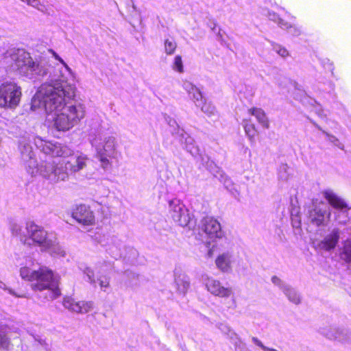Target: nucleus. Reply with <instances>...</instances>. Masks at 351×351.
Masks as SVG:
<instances>
[{
    "label": "nucleus",
    "mask_w": 351,
    "mask_h": 351,
    "mask_svg": "<svg viewBox=\"0 0 351 351\" xmlns=\"http://www.w3.org/2000/svg\"><path fill=\"white\" fill-rule=\"evenodd\" d=\"M243 128L245 132L250 138H252L256 134V130L255 125L250 121H243Z\"/></svg>",
    "instance_id": "obj_39"
},
{
    "label": "nucleus",
    "mask_w": 351,
    "mask_h": 351,
    "mask_svg": "<svg viewBox=\"0 0 351 351\" xmlns=\"http://www.w3.org/2000/svg\"><path fill=\"white\" fill-rule=\"evenodd\" d=\"M230 256L228 254H223L219 256L215 263L217 267L223 272L228 271L230 269Z\"/></svg>",
    "instance_id": "obj_25"
},
{
    "label": "nucleus",
    "mask_w": 351,
    "mask_h": 351,
    "mask_svg": "<svg viewBox=\"0 0 351 351\" xmlns=\"http://www.w3.org/2000/svg\"><path fill=\"white\" fill-rule=\"evenodd\" d=\"M340 255L341 258L351 266V241L345 243Z\"/></svg>",
    "instance_id": "obj_30"
},
{
    "label": "nucleus",
    "mask_w": 351,
    "mask_h": 351,
    "mask_svg": "<svg viewBox=\"0 0 351 351\" xmlns=\"http://www.w3.org/2000/svg\"><path fill=\"white\" fill-rule=\"evenodd\" d=\"M250 113L254 116L258 123L265 128H269V123L265 111L261 108H252L249 110Z\"/></svg>",
    "instance_id": "obj_24"
},
{
    "label": "nucleus",
    "mask_w": 351,
    "mask_h": 351,
    "mask_svg": "<svg viewBox=\"0 0 351 351\" xmlns=\"http://www.w3.org/2000/svg\"><path fill=\"white\" fill-rule=\"evenodd\" d=\"M272 49L281 57L285 58L289 56V51L287 49L278 44L273 43Z\"/></svg>",
    "instance_id": "obj_41"
},
{
    "label": "nucleus",
    "mask_w": 351,
    "mask_h": 351,
    "mask_svg": "<svg viewBox=\"0 0 351 351\" xmlns=\"http://www.w3.org/2000/svg\"><path fill=\"white\" fill-rule=\"evenodd\" d=\"M106 251L115 259L121 258L123 256V242L117 237H112Z\"/></svg>",
    "instance_id": "obj_21"
},
{
    "label": "nucleus",
    "mask_w": 351,
    "mask_h": 351,
    "mask_svg": "<svg viewBox=\"0 0 351 351\" xmlns=\"http://www.w3.org/2000/svg\"><path fill=\"white\" fill-rule=\"evenodd\" d=\"M220 31H221V29H219L218 32H217V33L216 34L217 35V39L218 41L222 43L223 41V36H222Z\"/></svg>",
    "instance_id": "obj_57"
},
{
    "label": "nucleus",
    "mask_w": 351,
    "mask_h": 351,
    "mask_svg": "<svg viewBox=\"0 0 351 351\" xmlns=\"http://www.w3.org/2000/svg\"><path fill=\"white\" fill-rule=\"evenodd\" d=\"M80 269L82 271L83 274L86 276L87 279L86 280L93 287H96V280L95 278V273L94 271L89 267L84 266V267H80Z\"/></svg>",
    "instance_id": "obj_35"
},
{
    "label": "nucleus",
    "mask_w": 351,
    "mask_h": 351,
    "mask_svg": "<svg viewBox=\"0 0 351 351\" xmlns=\"http://www.w3.org/2000/svg\"><path fill=\"white\" fill-rule=\"evenodd\" d=\"M165 51L167 55H173L177 47V43L173 38H167L165 40Z\"/></svg>",
    "instance_id": "obj_37"
},
{
    "label": "nucleus",
    "mask_w": 351,
    "mask_h": 351,
    "mask_svg": "<svg viewBox=\"0 0 351 351\" xmlns=\"http://www.w3.org/2000/svg\"><path fill=\"white\" fill-rule=\"evenodd\" d=\"M191 99L194 101V103L197 107H199L202 104L203 101L206 99L199 90V88H196V90H194L191 93V95H189Z\"/></svg>",
    "instance_id": "obj_38"
},
{
    "label": "nucleus",
    "mask_w": 351,
    "mask_h": 351,
    "mask_svg": "<svg viewBox=\"0 0 351 351\" xmlns=\"http://www.w3.org/2000/svg\"><path fill=\"white\" fill-rule=\"evenodd\" d=\"M20 275L22 278L31 282V287L34 291H47L45 298L47 300L56 299L60 295L58 288V280L52 271L46 267L34 270L27 267H21Z\"/></svg>",
    "instance_id": "obj_3"
},
{
    "label": "nucleus",
    "mask_w": 351,
    "mask_h": 351,
    "mask_svg": "<svg viewBox=\"0 0 351 351\" xmlns=\"http://www.w3.org/2000/svg\"><path fill=\"white\" fill-rule=\"evenodd\" d=\"M0 289H2L5 291H8L10 294L14 295L15 297H18V298L23 297V295H17L12 289L8 288L7 287V285L1 280H0Z\"/></svg>",
    "instance_id": "obj_48"
},
{
    "label": "nucleus",
    "mask_w": 351,
    "mask_h": 351,
    "mask_svg": "<svg viewBox=\"0 0 351 351\" xmlns=\"http://www.w3.org/2000/svg\"><path fill=\"white\" fill-rule=\"evenodd\" d=\"M203 281L208 291L215 296L221 298H228L232 290L230 287H225L221 285L220 281L207 276H203Z\"/></svg>",
    "instance_id": "obj_14"
},
{
    "label": "nucleus",
    "mask_w": 351,
    "mask_h": 351,
    "mask_svg": "<svg viewBox=\"0 0 351 351\" xmlns=\"http://www.w3.org/2000/svg\"><path fill=\"white\" fill-rule=\"evenodd\" d=\"M166 122L171 128L170 132L171 135L176 139L181 135L182 133H184L185 131L183 128H181L178 124L177 121L167 116L165 117Z\"/></svg>",
    "instance_id": "obj_26"
},
{
    "label": "nucleus",
    "mask_w": 351,
    "mask_h": 351,
    "mask_svg": "<svg viewBox=\"0 0 351 351\" xmlns=\"http://www.w3.org/2000/svg\"><path fill=\"white\" fill-rule=\"evenodd\" d=\"M172 68L174 71L178 73L184 72V66L182 63V57L180 56H176L175 57Z\"/></svg>",
    "instance_id": "obj_40"
},
{
    "label": "nucleus",
    "mask_w": 351,
    "mask_h": 351,
    "mask_svg": "<svg viewBox=\"0 0 351 351\" xmlns=\"http://www.w3.org/2000/svg\"><path fill=\"white\" fill-rule=\"evenodd\" d=\"M34 143L36 148L43 154L62 158L58 162L53 160L42 167L41 171L44 178L51 183L65 181L69 173L77 172L86 165L87 157L82 154H74L73 151L66 145L47 141L40 137L36 138Z\"/></svg>",
    "instance_id": "obj_2"
},
{
    "label": "nucleus",
    "mask_w": 351,
    "mask_h": 351,
    "mask_svg": "<svg viewBox=\"0 0 351 351\" xmlns=\"http://www.w3.org/2000/svg\"><path fill=\"white\" fill-rule=\"evenodd\" d=\"M92 145L96 152V158L100 161L104 169H108L112 166V159H117L120 152L117 150L118 143L113 136H96L92 141Z\"/></svg>",
    "instance_id": "obj_5"
},
{
    "label": "nucleus",
    "mask_w": 351,
    "mask_h": 351,
    "mask_svg": "<svg viewBox=\"0 0 351 351\" xmlns=\"http://www.w3.org/2000/svg\"><path fill=\"white\" fill-rule=\"evenodd\" d=\"M199 107H201V110L208 117L217 115L216 108L211 103H207L206 99L203 101V104Z\"/></svg>",
    "instance_id": "obj_32"
},
{
    "label": "nucleus",
    "mask_w": 351,
    "mask_h": 351,
    "mask_svg": "<svg viewBox=\"0 0 351 351\" xmlns=\"http://www.w3.org/2000/svg\"><path fill=\"white\" fill-rule=\"evenodd\" d=\"M10 343V339L7 336V327L0 326V348L8 349Z\"/></svg>",
    "instance_id": "obj_33"
},
{
    "label": "nucleus",
    "mask_w": 351,
    "mask_h": 351,
    "mask_svg": "<svg viewBox=\"0 0 351 351\" xmlns=\"http://www.w3.org/2000/svg\"><path fill=\"white\" fill-rule=\"evenodd\" d=\"M22 1L26 2L28 5H30L34 8H38L40 5L39 0H21Z\"/></svg>",
    "instance_id": "obj_55"
},
{
    "label": "nucleus",
    "mask_w": 351,
    "mask_h": 351,
    "mask_svg": "<svg viewBox=\"0 0 351 351\" xmlns=\"http://www.w3.org/2000/svg\"><path fill=\"white\" fill-rule=\"evenodd\" d=\"M63 306L73 312L82 311L80 307V302H75V300L71 297H65L63 300Z\"/></svg>",
    "instance_id": "obj_28"
},
{
    "label": "nucleus",
    "mask_w": 351,
    "mask_h": 351,
    "mask_svg": "<svg viewBox=\"0 0 351 351\" xmlns=\"http://www.w3.org/2000/svg\"><path fill=\"white\" fill-rule=\"evenodd\" d=\"M199 228L208 237L210 241L208 242L217 241L224 237V232L221 230L219 222L213 217L206 216L201 220Z\"/></svg>",
    "instance_id": "obj_11"
},
{
    "label": "nucleus",
    "mask_w": 351,
    "mask_h": 351,
    "mask_svg": "<svg viewBox=\"0 0 351 351\" xmlns=\"http://www.w3.org/2000/svg\"><path fill=\"white\" fill-rule=\"evenodd\" d=\"M266 15L270 21L276 23L280 28H285V27H287V22L281 19L276 12L271 10H267Z\"/></svg>",
    "instance_id": "obj_31"
},
{
    "label": "nucleus",
    "mask_w": 351,
    "mask_h": 351,
    "mask_svg": "<svg viewBox=\"0 0 351 351\" xmlns=\"http://www.w3.org/2000/svg\"><path fill=\"white\" fill-rule=\"evenodd\" d=\"M234 346L235 351H245V344L241 341V338L232 343Z\"/></svg>",
    "instance_id": "obj_47"
},
{
    "label": "nucleus",
    "mask_w": 351,
    "mask_h": 351,
    "mask_svg": "<svg viewBox=\"0 0 351 351\" xmlns=\"http://www.w3.org/2000/svg\"><path fill=\"white\" fill-rule=\"evenodd\" d=\"M283 29H287V32L293 36H298L301 34V29L293 25H290L287 22V27H285L282 28Z\"/></svg>",
    "instance_id": "obj_42"
},
{
    "label": "nucleus",
    "mask_w": 351,
    "mask_h": 351,
    "mask_svg": "<svg viewBox=\"0 0 351 351\" xmlns=\"http://www.w3.org/2000/svg\"><path fill=\"white\" fill-rule=\"evenodd\" d=\"M52 161H53V160L45 161L41 162V164L38 165L35 158V155L31 156V158L27 159V160H23V162H24L25 167L29 174H30L32 176H35L39 173L40 175H41L43 178L44 175L42 173L41 171L43 165Z\"/></svg>",
    "instance_id": "obj_20"
},
{
    "label": "nucleus",
    "mask_w": 351,
    "mask_h": 351,
    "mask_svg": "<svg viewBox=\"0 0 351 351\" xmlns=\"http://www.w3.org/2000/svg\"><path fill=\"white\" fill-rule=\"evenodd\" d=\"M27 237L24 244H36L42 250L47 251L53 256H64L65 252L60 245L55 234L47 232L45 229L34 221H27L25 226Z\"/></svg>",
    "instance_id": "obj_4"
},
{
    "label": "nucleus",
    "mask_w": 351,
    "mask_h": 351,
    "mask_svg": "<svg viewBox=\"0 0 351 351\" xmlns=\"http://www.w3.org/2000/svg\"><path fill=\"white\" fill-rule=\"evenodd\" d=\"M226 335H228V337L230 339L232 343H233V341H235L240 339L239 335L232 329H231L230 331H229V332H228V334Z\"/></svg>",
    "instance_id": "obj_51"
},
{
    "label": "nucleus",
    "mask_w": 351,
    "mask_h": 351,
    "mask_svg": "<svg viewBox=\"0 0 351 351\" xmlns=\"http://www.w3.org/2000/svg\"><path fill=\"white\" fill-rule=\"evenodd\" d=\"M97 280L99 282L101 289L103 291H106V289L110 287V278L106 276H100Z\"/></svg>",
    "instance_id": "obj_43"
},
{
    "label": "nucleus",
    "mask_w": 351,
    "mask_h": 351,
    "mask_svg": "<svg viewBox=\"0 0 351 351\" xmlns=\"http://www.w3.org/2000/svg\"><path fill=\"white\" fill-rule=\"evenodd\" d=\"M114 263L110 262V261H103L102 263H101V265L99 266L101 269H102L103 267H106L105 271H110L112 270L113 267Z\"/></svg>",
    "instance_id": "obj_50"
},
{
    "label": "nucleus",
    "mask_w": 351,
    "mask_h": 351,
    "mask_svg": "<svg viewBox=\"0 0 351 351\" xmlns=\"http://www.w3.org/2000/svg\"><path fill=\"white\" fill-rule=\"evenodd\" d=\"M339 240V229H333L330 233L324 237L322 240L313 241V246L316 250L322 252H330L334 250Z\"/></svg>",
    "instance_id": "obj_13"
},
{
    "label": "nucleus",
    "mask_w": 351,
    "mask_h": 351,
    "mask_svg": "<svg viewBox=\"0 0 351 351\" xmlns=\"http://www.w3.org/2000/svg\"><path fill=\"white\" fill-rule=\"evenodd\" d=\"M53 54L56 58V60H58L64 67L66 70H69V67L68 66V65L64 62V61L58 55L56 54L54 51H53Z\"/></svg>",
    "instance_id": "obj_56"
},
{
    "label": "nucleus",
    "mask_w": 351,
    "mask_h": 351,
    "mask_svg": "<svg viewBox=\"0 0 351 351\" xmlns=\"http://www.w3.org/2000/svg\"><path fill=\"white\" fill-rule=\"evenodd\" d=\"M316 113L320 117H324L325 115L324 114L323 110L322 109L317 110Z\"/></svg>",
    "instance_id": "obj_59"
},
{
    "label": "nucleus",
    "mask_w": 351,
    "mask_h": 351,
    "mask_svg": "<svg viewBox=\"0 0 351 351\" xmlns=\"http://www.w3.org/2000/svg\"><path fill=\"white\" fill-rule=\"evenodd\" d=\"M169 212L173 220L182 227L193 230L197 225L193 213L179 199L175 198L169 202Z\"/></svg>",
    "instance_id": "obj_7"
},
{
    "label": "nucleus",
    "mask_w": 351,
    "mask_h": 351,
    "mask_svg": "<svg viewBox=\"0 0 351 351\" xmlns=\"http://www.w3.org/2000/svg\"><path fill=\"white\" fill-rule=\"evenodd\" d=\"M176 139L180 142L182 147L189 153L193 158H197L199 155L200 149L196 145L194 138L187 132H184Z\"/></svg>",
    "instance_id": "obj_15"
},
{
    "label": "nucleus",
    "mask_w": 351,
    "mask_h": 351,
    "mask_svg": "<svg viewBox=\"0 0 351 351\" xmlns=\"http://www.w3.org/2000/svg\"><path fill=\"white\" fill-rule=\"evenodd\" d=\"M291 223L293 228H300L301 226V220L299 216H295L291 217Z\"/></svg>",
    "instance_id": "obj_49"
},
{
    "label": "nucleus",
    "mask_w": 351,
    "mask_h": 351,
    "mask_svg": "<svg viewBox=\"0 0 351 351\" xmlns=\"http://www.w3.org/2000/svg\"><path fill=\"white\" fill-rule=\"evenodd\" d=\"M291 169L287 164H281L278 168V178L282 181L289 180L291 175Z\"/></svg>",
    "instance_id": "obj_34"
},
{
    "label": "nucleus",
    "mask_w": 351,
    "mask_h": 351,
    "mask_svg": "<svg viewBox=\"0 0 351 351\" xmlns=\"http://www.w3.org/2000/svg\"><path fill=\"white\" fill-rule=\"evenodd\" d=\"M271 281L285 294L289 302L297 305L301 303L302 297L295 288L293 287L277 276H273L271 278Z\"/></svg>",
    "instance_id": "obj_12"
},
{
    "label": "nucleus",
    "mask_w": 351,
    "mask_h": 351,
    "mask_svg": "<svg viewBox=\"0 0 351 351\" xmlns=\"http://www.w3.org/2000/svg\"><path fill=\"white\" fill-rule=\"evenodd\" d=\"M122 280L127 287L134 288L140 285L139 275L130 269L123 272Z\"/></svg>",
    "instance_id": "obj_22"
},
{
    "label": "nucleus",
    "mask_w": 351,
    "mask_h": 351,
    "mask_svg": "<svg viewBox=\"0 0 351 351\" xmlns=\"http://www.w3.org/2000/svg\"><path fill=\"white\" fill-rule=\"evenodd\" d=\"M263 351H278V350L276 349H274V348L266 347V348H265V350Z\"/></svg>",
    "instance_id": "obj_60"
},
{
    "label": "nucleus",
    "mask_w": 351,
    "mask_h": 351,
    "mask_svg": "<svg viewBox=\"0 0 351 351\" xmlns=\"http://www.w3.org/2000/svg\"><path fill=\"white\" fill-rule=\"evenodd\" d=\"M174 281L177 285V290L180 294L185 295L190 287L189 277L181 271H174Z\"/></svg>",
    "instance_id": "obj_19"
},
{
    "label": "nucleus",
    "mask_w": 351,
    "mask_h": 351,
    "mask_svg": "<svg viewBox=\"0 0 351 351\" xmlns=\"http://www.w3.org/2000/svg\"><path fill=\"white\" fill-rule=\"evenodd\" d=\"M330 204L322 201L313 200L307 210V221L316 226H325L330 217Z\"/></svg>",
    "instance_id": "obj_8"
},
{
    "label": "nucleus",
    "mask_w": 351,
    "mask_h": 351,
    "mask_svg": "<svg viewBox=\"0 0 351 351\" xmlns=\"http://www.w3.org/2000/svg\"><path fill=\"white\" fill-rule=\"evenodd\" d=\"M252 341L255 345L260 347L263 350H264L265 348L267 347L264 346L263 343L257 337H253L252 338Z\"/></svg>",
    "instance_id": "obj_53"
},
{
    "label": "nucleus",
    "mask_w": 351,
    "mask_h": 351,
    "mask_svg": "<svg viewBox=\"0 0 351 351\" xmlns=\"http://www.w3.org/2000/svg\"><path fill=\"white\" fill-rule=\"evenodd\" d=\"M194 158L199 161L202 165L212 174H214L219 169V167L213 161L210 160L209 156L204 154L201 150L199 151V155H198L197 158Z\"/></svg>",
    "instance_id": "obj_23"
},
{
    "label": "nucleus",
    "mask_w": 351,
    "mask_h": 351,
    "mask_svg": "<svg viewBox=\"0 0 351 351\" xmlns=\"http://www.w3.org/2000/svg\"><path fill=\"white\" fill-rule=\"evenodd\" d=\"M219 329L222 332H223L224 334H228V332H229V331H230V330L232 329L230 326L226 325V324H221L219 326Z\"/></svg>",
    "instance_id": "obj_54"
},
{
    "label": "nucleus",
    "mask_w": 351,
    "mask_h": 351,
    "mask_svg": "<svg viewBox=\"0 0 351 351\" xmlns=\"http://www.w3.org/2000/svg\"><path fill=\"white\" fill-rule=\"evenodd\" d=\"M324 197L330 206L337 210L335 213V220L339 223H346L348 221V211L350 208L347 203L330 191H325Z\"/></svg>",
    "instance_id": "obj_9"
},
{
    "label": "nucleus",
    "mask_w": 351,
    "mask_h": 351,
    "mask_svg": "<svg viewBox=\"0 0 351 351\" xmlns=\"http://www.w3.org/2000/svg\"><path fill=\"white\" fill-rule=\"evenodd\" d=\"M80 307H81L82 311H79L78 313H87L93 308V302H80Z\"/></svg>",
    "instance_id": "obj_46"
},
{
    "label": "nucleus",
    "mask_w": 351,
    "mask_h": 351,
    "mask_svg": "<svg viewBox=\"0 0 351 351\" xmlns=\"http://www.w3.org/2000/svg\"><path fill=\"white\" fill-rule=\"evenodd\" d=\"M138 256V251L130 246H125L123 249V257L124 258H128L129 261H133L136 259Z\"/></svg>",
    "instance_id": "obj_36"
},
{
    "label": "nucleus",
    "mask_w": 351,
    "mask_h": 351,
    "mask_svg": "<svg viewBox=\"0 0 351 351\" xmlns=\"http://www.w3.org/2000/svg\"><path fill=\"white\" fill-rule=\"evenodd\" d=\"M12 66L19 73L29 80H47L31 102L33 111L44 108L51 116L58 131H67L76 125L85 114L84 106L75 99V87L67 82L59 65L54 66L50 60L42 57L34 60L23 49H14L10 54Z\"/></svg>",
    "instance_id": "obj_1"
},
{
    "label": "nucleus",
    "mask_w": 351,
    "mask_h": 351,
    "mask_svg": "<svg viewBox=\"0 0 351 351\" xmlns=\"http://www.w3.org/2000/svg\"><path fill=\"white\" fill-rule=\"evenodd\" d=\"M182 86L183 88L189 93V95H191V93L196 90V88H197L196 86H195L189 81H184L183 82Z\"/></svg>",
    "instance_id": "obj_45"
},
{
    "label": "nucleus",
    "mask_w": 351,
    "mask_h": 351,
    "mask_svg": "<svg viewBox=\"0 0 351 351\" xmlns=\"http://www.w3.org/2000/svg\"><path fill=\"white\" fill-rule=\"evenodd\" d=\"M309 120H310L311 123L316 128H317L319 130H320L323 134H324L326 136L328 141H329L330 142L333 143L335 146L338 147L339 148L343 149V145L339 142V139L336 136H335L332 134H330L325 130H322V128L313 120H312V119H309Z\"/></svg>",
    "instance_id": "obj_27"
},
{
    "label": "nucleus",
    "mask_w": 351,
    "mask_h": 351,
    "mask_svg": "<svg viewBox=\"0 0 351 351\" xmlns=\"http://www.w3.org/2000/svg\"><path fill=\"white\" fill-rule=\"evenodd\" d=\"M321 62V64L323 66V67L325 69H328L331 73H332V75L334 76V65H333V63L332 62L330 61L329 59L328 58H323L320 60Z\"/></svg>",
    "instance_id": "obj_44"
},
{
    "label": "nucleus",
    "mask_w": 351,
    "mask_h": 351,
    "mask_svg": "<svg viewBox=\"0 0 351 351\" xmlns=\"http://www.w3.org/2000/svg\"><path fill=\"white\" fill-rule=\"evenodd\" d=\"M21 87L14 81L3 82L0 84V108L14 110L20 104Z\"/></svg>",
    "instance_id": "obj_6"
},
{
    "label": "nucleus",
    "mask_w": 351,
    "mask_h": 351,
    "mask_svg": "<svg viewBox=\"0 0 351 351\" xmlns=\"http://www.w3.org/2000/svg\"><path fill=\"white\" fill-rule=\"evenodd\" d=\"M252 341L255 345L260 347L263 350H264L265 348L267 347L264 346L263 343L257 337H253L252 338Z\"/></svg>",
    "instance_id": "obj_52"
},
{
    "label": "nucleus",
    "mask_w": 351,
    "mask_h": 351,
    "mask_svg": "<svg viewBox=\"0 0 351 351\" xmlns=\"http://www.w3.org/2000/svg\"><path fill=\"white\" fill-rule=\"evenodd\" d=\"M38 136L33 137V141L29 138L23 137L19 141V149L21 152V156L22 160H27V159L31 158V156L35 155L32 143H34V139ZM36 146V145H34Z\"/></svg>",
    "instance_id": "obj_17"
},
{
    "label": "nucleus",
    "mask_w": 351,
    "mask_h": 351,
    "mask_svg": "<svg viewBox=\"0 0 351 351\" xmlns=\"http://www.w3.org/2000/svg\"><path fill=\"white\" fill-rule=\"evenodd\" d=\"M208 26L210 27V29H211V27H213V21L210 23V24L208 25Z\"/></svg>",
    "instance_id": "obj_61"
},
{
    "label": "nucleus",
    "mask_w": 351,
    "mask_h": 351,
    "mask_svg": "<svg viewBox=\"0 0 351 351\" xmlns=\"http://www.w3.org/2000/svg\"><path fill=\"white\" fill-rule=\"evenodd\" d=\"M213 27H211V30L217 34L218 30L217 29V23L215 21H213Z\"/></svg>",
    "instance_id": "obj_58"
},
{
    "label": "nucleus",
    "mask_w": 351,
    "mask_h": 351,
    "mask_svg": "<svg viewBox=\"0 0 351 351\" xmlns=\"http://www.w3.org/2000/svg\"><path fill=\"white\" fill-rule=\"evenodd\" d=\"M10 230L12 234L16 237H19L21 242L24 243V240L27 237L25 228H23L18 223H13L10 226Z\"/></svg>",
    "instance_id": "obj_29"
},
{
    "label": "nucleus",
    "mask_w": 351,
    "mask_h": 351,
    "mask_svg": "<svg viewBox=\"0 0 351 351\" xmlns=\"http://www.w3.org/2000/svg\"><path fill=\"white\" fill-rule=\"evenodd\" d=\"M321 335L330 340L341 343L351 342V331L343 326L332 324L319 328Z\"/></svg>",
    "instance_id": "obj_10"
},
{
    "label": "nucleus",
    "mask_w": 351,
    "mask_h": 351,
    "mask_svg": "<svg viewBox=\"0 0 351 351\" xmlns=\"http://www.w3.org/2000/svg\"><path fill=\"white\" fill-rule=\"evenodd\" d=\"M73 217L84 225H90L95 221L93 213L86 205H80L73 212Z\"/></svg>",
    "instance_id": "obj_16"
},
{
    "label": "nucleus",
    "mask_w": 351,
    "mask_h": 351,
    "mask_svg": "<svg viewBox=\"0 0 351 351\" xmlns=\"http://www.w3.org/2000/svg\"><path fill=\"white\" fill-rule=\"evenodd\" d=\"M213 176L221 182L224 187L234 197L239 195L238 191L235 188V184L230 178L219 167V169Z\"/></svg>",
    "instance_id": "obj_18"
}]
</instances>
